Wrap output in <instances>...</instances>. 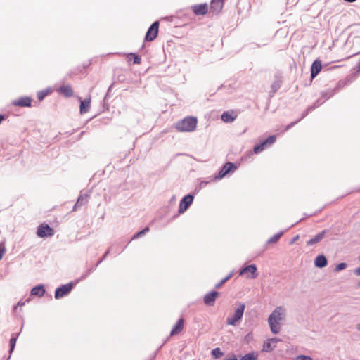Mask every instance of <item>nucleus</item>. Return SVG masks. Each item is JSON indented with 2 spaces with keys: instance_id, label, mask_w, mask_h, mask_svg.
I'll return each mask as SVG.
<instances>
[{
  "instance_id": "72a5a7b5",
  "label": "nucleus",
  "mask_w": 360,
  "mask_h": 360,
  "mask_svg": "<svg viewBox=\"0 0 360 360\" xmlns=\"http://www.w3.org/2000/svg\"><path fill=\"white\" fill-rule=\"evenodd\" d=\"M296 360H314L311 356L306 355H299L296 357Z\"/></svg>"
},
{
  "instance_id": "a19ab883",
  "label": "nucleus",
  "mask_w": 360,
  "mask_h": 360,
  "mask_svg": "<svg viewBox=\"0 0 360 360\" xmlns=\"http://www.w3.org/2000/svg\"><path fill=\"white\" fill-rule=\"evenodd\" d=\"M233 275V272H230L224 278L228 281Z\"/></svg>"
},
{
  "instance_id": "c9c22d12",
  "label": "nucleus",
  "mask_w": 360,
  "mask_h": 360,
  "mask_svg": "<svg viewBox=\"0 0 360 360\" xmlns=\"http://www.w3.org/2000/svg\"><path fill=\"white\" fill-rule=\"evenodd\" d=\"M226 282V280L224 278L223 279H221L219 283H217L214 288L216 289H219Z\"/></svg>"
},
{
  "instance_id": "4c0bfd02",
  "label": "nucleus",
  "mask_w": 360,
  "mask_h": 360,
  "mask_svg": "<svg viewBox=\"0 0 360 360\" xmlns=\"http://www.w3.org/2000/svg\"><path fill=\"white\" fill-rule=\"evenodd\" d=\"M269 340L272 342V344L275 345L279 341H281L280 339L278 338H271L269 339Z\"/></svg>"
},
{
  "instance_id": "412c9836",
  "label": "nucleus",
  "mask_w": 360,
  "mask_h": 360,
  "mask_svg": "<svg viewBox=\"0 0 360 360\" xmlns=\"http://www.w3.org/2000/svg\"><path fill=\"white\" fill-rule=\"evenodd\" d=\"M45 288L43 285H39L34 286L30 292V295L32 296H38L39 297H41L45 294Z\"/></svg>"
},
{
  "instance_id": "c03bdc74",
  "label": "nucleus",
  "mask_w": 360,
  "mask_h": 360,
  "mask_svg": "<svg viewBox=\"0 0 360 360\" xmlns=\"http://www.w3.org/2000/svg\"><path fill=\"white\" fill-rule=\"evenodd\" d=\"M30 301V299H27L25 302H22L21 301L18 302V305H20V306H22L25 304L26 302H29Z\"/></svg>"
},
{
  "instance_id": "c85d7f7f",
  "label": "nucleus",
  "mask_w": 360,
  "mask_h": 360,
  "mask_svg": "<svg viewBox=\"0 0 360 360\" xmlns=\"http://www.w3.org/2000/svg\"><path fill=\"white\" fill-rule=\"evenodd\" d=\"M150 230L149 227L148 226H146L145 229H143V230H141V231H139L137 232L136 233H135L131 240H135V239H137L138 238L145 235L147 232H148Z\"/></svg>"
},
{
  "instance_id": "4be33fe9",
  "label": "nucleus",
  "mask_w": 360,
  "mask_h": 360,
  "mask_svg": "<svg viewBox=\"0 0 360 360\" xmlns=\"http://www.w3.org/2000/svg\"><path fill=\"white\" fill-rule=\"evenodd\" d=\"M328 264L327 258L323 255H318L314 260V265L318 268H323Z\"/></svg>"
},
{
  "instance_id": "3c124183",
  "label": "nucleus",
  "mask_w": 360,
  "mask_h": 360,
  "mask_svg": "<svg viewBox=\"0 0 360 360\" xmlns=\"http://www.w3.org/2000/svg\"><path fill=\"white\" fill-rule=\"evenodd\" d=\"M359 260H360V255H359Z\"/></svg>"
},
{
  "instance_id": "4468645a",
  "label": "nucleus",
  "mask_w": 360,
  "mask_h": 360,
  "mask_svg": "<svg viewBox=\"0 0 360 360\" xmlns=\"http://www.w3.org/2000/svg\"><path fill=\"white\" fill-rule=\"evenodd\" d=\"M191 9L195 15H204L208 13L209 6L207 4H196Z\"/></svg>"
},
{
  "instance_id": "2eb2a0df",
  "label": "nucleus",
  "mask_w": 360,
  "mask_h": 360,
  "mask_svg": "<svg viewBox=\"0 0 360 360\" xmlns=\"http://www.w3.org/2000/svg\"><path fill=\"white\" fill-rule=\"evenodd\" d=\"M110 253V250H108L105 253L104 255H103V257L97 262V263L96 264L95 266H91L90 268H89L86 273L85 274H83L81 276V278L82 279H84L86 278L91 273H92L96 269V267L106 258V257L108 255V254Z\"/></svg>"
},
{
  "instance_id": "a18cd8bd",
  "label": "nucleus",
  "mask_w": 360,
  "mask_h": 360,
  "mask_svg": "<svg viewBox=\"0 0 360 360\" xmlns=\"http://www.w3.org/2000/svg\"><path fill=\"white\" fill-rule=\"evenodd\" d=\"M4 120H5V116L4 115L0 114V124Z\"/></svg>"
},
{
  "instance_id": "ea45409f",
  "label": "nucleus",
  "mask_w": 360,
  "mask_h": 360,
  "mask_svg": "<svg viewBox=\"0 0 360 360\" xmlns=\"http://www.w3.org/2000/svg\"><path fill=\"white\" fill-rule=\"evenodd\" d=\"M233 275V272H230L224 278L228 281Z\"/></svg>"
},
{
  "instance_id": "b1692460",
  "label": "nucleus",
  "mask_w": 360,
  "mask_h": 360,
  "mask_svg": "<svg viewBox=\"0 0 360 360\" xmlns=\"http://www.w3.org/2000/svg\"><path fill=\"white\" fill-rule=\"evenodd\" d=\"M19 335H20V333H12L11 334V338L10 341H9V345H10L9 353H10V355L12 354V352H13V350L15 349V344H16V342H17V339H18Z\"/></svg>"
},
{
  "instance_id": "58836bf2",
  "label": "nucleus",
  "mask_w": 360,
  "mask_h": 360,
  "mask_svg": "<svg viewBox=\"0 0 360 360\" xmlns=\"http://www.w3.org/2000/svg\"><path fill=\"white\" fill-rule=\"evenodd\" d=\"M298 238H299V235H296L295 236H294V237L291 239V240H290V245H292V244H293V243H295V242Z\"/></svg>"
},
{
  "instance_id": "9b49d317",
  "label": "nucleus",
  "mask_w": 360,
  "mask_h": 360,
  "mask_svg": "<svg viewBox=\"0 0 360 360\" xmlns=\"http://www.w3.org/2000/svg\"><path fill=\"white\" fill-rule=\"evenodd\" d=\"M237 169V166L232 162H226L218 174V178L221 179L225 177L227 174L234 172Z\"/></svg>"
},
{
  "instance_id": "de8ad7c7",
  "label": "nucleus",
  "mask_w": 360,
  "mask_h": 360,
  "mask_svg": "<svg viewBox=\"0 0 360 360\" xmlns=\"http://www.w3.org/2000/svg\"><path fill=\"white\" fill-rule=\"evenodd\" d=\"M357 287L358 288H360V281H359V283H357Z\"/></svg>"
},
{
  "instance_id": "ddd939ff",
  "label": "nucleus",
  "mask_w": 360,
  "mask_h": 360,
  "mask_svg": "<svg viewBox=\"0 0 360 360\" xmlns=\"http://www.w3.org/2000/svg\"><path fill=\"white\" fill-rule=\"evenodd\" d=\"M219 292L216 290H212L205 295L203 302L207 306L212 307L214 305L215 300L219 295Z\"/></svg>"
},
{
  "instance_id": "1a4fd4ad",
  "label": "nucleus",
  "mask_w": 360,
  "mask_h": 360,
  "mask_svg": "<svg viewBox=\"0 0 360 360\" xmlns=\"http://www.w3.org/2000/svg\"><path fill=\"white\" fill-rule=\"evenodd\" d=\"M158 30L159 22L158 21H155L150 25V27L148 30L145 37V40L147 41H153L158 34Z\"/></svg>"
},
{
  "instance_id": "393cba45",
  "label": "nucleus",
  "mask_w": 360,
  "mask_h": 360,
  "mask_svg": "<svg viewBox=\"0 0 360 360\" xmlns=\"http://www.w3.org/2000/svg\"><path fill=\"white\" fill-rule=\"evenodd\" d=\"M90 108V99L81 101L80 112L84 114L89 111Z\"/></svg>"
},
{
  "instance_id": "79ce46f5",
  "label": "nucleus",
  "mask_w": 360,
  "mask_h": 360,
  "mask_svg": "<svg viewBox=\"0 0 360 360\" xmlns=\"http://www.w3.org/2000/svg\"><path fill=\"white\" fill-rule=\"evenodd\" d=\"M225 360H238V358L235 354H232L230 358L226 359Z\"/></svg>"
},
{
  "instance_id": "dca6fc26",
  "label": "nucleus",
  "mask_w": 360,
  "mask_h": 360,
  "mask_svg": "<svg viewBox=\"0 0 360 360\" xmlns=\"http://www.w3.org/2000/svg\"><path fill=\"white\" fill-rule=\"evenodd\" d=\"M224 0H212L210 4V11L214 13H219L224 6Z\"/></svg>"
},
{
  "instance_id": "f8f14e48",
  "label": "nucleus",
  "mask_w": 360,
  "mask_h": 360,
  "mask_svg": "<svg viewBox=\"0 0 360 360\" xmlns=\"http://www.w3.org/2000/svg\"><path fill=\"white\" fill-rule=\"evenodd\" d=\"M32 99L29 96H23L12 101V105L17 107H31Z\"/></svg>"
},
{
  "instance_id": "bb28decb",
  "label": "nucleus",
  "mask_w": 360,
  "mask_h": 360,
  "mask_svg": "<svg viewBox=\"0 0 360 360\" xmlns=\"http://www.w3.org/2000/svg\"><path fill=\"white\" fill-rule=\"evenodd\" d=\"M283 234V231H280L274 236H272L271 238H269L266 243L267 244H271V243H276L279 240V238L281 237V236Z\"/></svg>"
},
{
  "instance_id": "f03ea898",
  "label": "nucleus",
  "mask_w": 360,
  "mask_h": 360,
  "mask_svg": "<svg viewBox=\"0 0 360 360\" xmlns=\"http://www.w3.org/2000/svg\"><path fill=\"white\" fill-rule=\"evenodd\" d=\"M210 181H200V185L195 188L194 192L193 193H189L185 195L179 202L178 212L179 214H182L187 210V209L191 206L194 200V196L195 193H197L203 186L207 185Z\"/></svg>"
},
{
  "instance_id": "5701e85b",
  "label": "nucleus",
  "mask_w": 360,
  "mask_h": 360,
  "mask_svg": "<svg viewBox=\"0 0 360 360\" xmlns=\"http://www.w3.org/2000/svg\"><path fill=\"white\" fill-rule=\"evenodd\" d=\"M58 91L67 97H70L73 95V90L70 85L68 84L60 86Z\"/></svg>"
},
{
  "instance_id": "423d86ee",
  "label": "nucleus",
  "mask_w": 360,
  "mask_h": 360,
  "mask_svg": "<svg viewBox=\"0 0 360 360\" xmlns=\"http://www.w3.org/2000/svg\"><path fill=\"white\" fill-rule=\"evenodd\" d=\"M246 274V278L255 279L258 276L257 266L254 264L248 265L240 270L239 275Z\"/></svg>"
},
{
  "instance_id": "7c9ffc66",
  "label": "nucleus",
  "mask_w": 360,
  "mask_h": 360,
  "mask_svg": "<svg viewBox=\"0 0 360 360\" xmlns=\"http://www.w3.org/2000/svg\"><path fill=\"white\" fill-rule=\"evenodd\" d=\"M128 57L132 58L134 64H140L141 63V58L136 53H131L128 54Z\"/></svg>"
},
{
  "instance_id": "39448f33",
  "label": "nucleus",
  "mask_w": 360,
  "mask_h": 360,
  "mask_svg": "<svg viewBox=\"0 0 360 360\" xmlns=\"http://www.w3.org/2000/svg\"><path fill=\"white\" fill-rule=\"evenodd\" d=\"M91 191H81L79 195L73 206L72 211H76L78 208L81 207L82 205H86L88 202L89 198H90Z\"/></svg>"
},
{
  "instance_id": "aec40b11",
  "label": "nucleus",
  "mask_w": 360,
  "mask_h": 360,
  "mask_svg": "<svg viewBox=\"0 0 360 360\" xmlns=\"http://www.w3.org/2000/svg\"><path fill=\"white\" fill-rule=\"evenodd\" d=\"M326 230H323L307 242V245L310 246L319 243L325 236Z\"/></svg>"
},
{
  "instance_id": "49530a36",
  "label": "nucleus",
  "mask_w": 360,
  "mask_h": 360,
  "mask_svg": "<svg viewBox=\"0 0 360 360\" xmlns=\"http://www.w3.org/2000/svg\"><path fill=\"white\" fill-rule=\"evenodd\" d=\"M359 191H360V187L358 188L353 189V190L350 191L349 193L359 192Z\"/></svg>"
},
{
  "instance_id": "37998d69",
  "label": "nucleus",
  "mask_w": 360,
  "mask_h": 360,
  "mask_svg": "<svg viewBox=\"0 0 360 360\" xmlns=\"http://www.w3.org/2000/svg\"><path fill=\"white\" fill-rule=\"evenodd\" d=\"M354 274L356 275V276H360V266L356 268L355 270H354Z\"/></svg>"
},
{
  "instance_id": "6e6552de",
  "label": "nucleus",
  "mask_w": 360,
  "mask_h": 360,
  "mask_svg": "<svg viewBox=\"0 0 360 360\" xmlns=\"http://www.w3.org/2000/svg\"><path fill=\"white\" fill-rule=\"evenodd\" d=\"M276 140V136H270L266 140L261 142L259 144L255 146L254 153L257 154L263 151L267 146L273 144Z\"/></svg>"
},
{
  "instance_id": "f704fd0d",
  "label": "nucleus",
  "mask_w": 360,
  "mask_h": 360,
  "mask_svg": "<svg viewBox=\"0 0 360 360\" xmlns=\"http://www.w3.org/2000/svg\"><path fill=\"white\" fill-rule=\"evenodd\" d=\"M6 252V248L4 244L0 243V260L2 259L4 253Z\"/></svg>"
},
{
  "instance_id": "a211bd4d",
  "label": "nucleus",
  "mask_w": 360,
  "mask_h": 360,
  "mask_svg": "<svg viewBox=\"0 0 360 360\" xmlns=\"http://www.w3.org/2000/svg\"><path fill=\"white\" fill-rule=\"evenodd\" d=\"M321 62L320 60H315L311 67V77L314 78L321 70Z\"/></svg>"
},
{
  "instance_id": "8fccbe9b",
  "label": "nucleus",
  "mask_w": 360,
  "mask_h": 360,
  "mask_svg": "<svg viewBox=\"0 0 360 360\" xmlns=\"http://www.w3.org/2000/svg\"><path fill=\"white\" fill-rule=\"evenodd\" d=\"M10 356H9L8 357L7 360H8V359H10Z\"/></svg>"
},
{
  "instance_id": "473e14b6",
  "label": "nucleus",
  "mask_w": 360,
  "mask_h": 360,
  "mask_svg": "<svg viewBox=\"0 0 360 360\" xmlns=\"http://www.w3.org/2000/svg\"><path fill=\"white\" fill-rule=\"evenodd\" d=\"M347 266V264L345 262L339 263L338 265H336L335 268V271H340L345 269H346Z\"/></svg>"
},
{
  "instance_id": "0eeeda50",
  "label": "nucleus",
  "mask_w": 360,
  "mask_h": 360,
  "mask_svg": "<svg viewBox=\"0 0 360 360\" xmlns=\"http://www.w3.org/2000/svg\"><path fill=\"white\" fill-rule=\"evenodd\" d=\"M73 288V283H68L61 286L58 287L55 290L54 297L56 299H59L66 295H68Z\"/></svg>"
},
{
  "instance_id": "6ab92c4d",
  "label": "nucleus",
  "mask_w": 360,
  "mask_h": 360,
  "mask_svg": "<svg viewBox=\"0 0 360 360\" xmlns=\"http://www.w3.org/2000/svg\"><path fill=\"white\" fill-rule=\"evenodd\" d=\"M184 320L183 318H179L178 319V321L174 324V326H173V328L170 332L171 336H174V335H178L179 333H180V332L184 328Z\"/></svg>"
},
{
  "instance_id": "7ed1b4c3",
  "label": "nucleus",
  "mask_w": 360,
  "mask_h": 360,
  "mask_svg": "<svg viewBox=\"0 0 360 360\" xmlns=\"http://www.w3.org/2000/svg\"><path fill=\"white\" fill-rule=\"evenodd\" d=\"M197 126V119L194 117H187L177 122L176 128L179 131H193Z\"/></svg>"
},
{
  "instance_id": "e433bc0d",
  "label": "nucleus",
  "mask_w": 360,
  "mask_h": 360,
  "mask_svg": "<svg viewBox=\"0 0 360 360\" xmlns=\"http://www.w3.org/2000/svg\"><path fill=\"white\" fill-rule=\"evenodd\" d=\"M324 207H325V206H324V207H322L321 209H320L319 210H318L317 212H314V213H312V214H307L306 213H304V217H309L314 216V215H316L317 213H319V212H321Z\"/></svg>"
},
{
  "instance_id": "09e8293b",
  "label": "nucleus",
  "mask_w": 360,
  "mask_h": 360,
  "mask_svg": "<svg viewBox=\"0 0 360 360\" xmlns=\"http://www.w3.org/2000/svg\"><path fill=\"white\" fill-rule=\"evenodd\" d=\"M357 329H358L359 330H360V325H358V326H357Z\"/></svg>"
},
{
  "instance_id": "a878e982",
  "label": "nucleus",
  "mask_w": 360,
  "mask_h": 360,
  "mask_svg": "<svg viewBox=\"0 0 360 360\" xmlns=\"http://www.w3.org/2000/svg\"><path fill=\"white\" fill-rule=\"evenodd\" d=\"M276 347L275 345H272V342L269 340H267L263 345V351L266 352H271L274 350V347Z\"/></svg>"
},
{
  "instance_id": "f3484780",
  "label": "nucleus",
  "mask_w": 360,
  "mask_h": 360,
  "mask_svg": "<svg viewBox=\"0 0 360 360\" xmlns=\"http://www.w3.org/2000/svg\"><path fill=\"white\" fill-rule=\"evenodd\" d=\"M237 116V112L233 110L226 111L221 115V120L224 122H232L236 119Z\"/></svg>"
},
{
  "instance_id": "f257e3e1",
  "label": "nucleus",
  "mask_w": 360,
  "mask_h": 360,
  "mask_svg": "<svg viewBox=\"0 0 360 360\" xmlns=\"http://www.w3.org/2000/svg\"><path fill=\"white\" fill-rule=\"evenodd\" d=\"M283 319V309L282 307H277L270 314L268 322L271 328V331L274 334L279 333L281 327L279 321Z\"/></svg>"
},
{
  "instance_id": "20e7f679",
  "label": "nucleus",
  "mask_w": 360,
  "mask_h": 360,
  "mask_svg": "<svg viewBox=\"0 0 360 360\" xmlns=\"http://www.w3.org/2000/svg\"><path fill=\"white\" fill-rule=\"evenodd\" d=\"M245 308V304L244 303L240 302L237 309L235 310L234 314L227 318L226 323L229 325L234 326L238 321L242 319Z\"/></svg>"
},
{
  "instance_id": "9d476101",
  "label": "nucleus",
  "mask_w": 360,
  "mask_h": 360,
  "mask_svg": "<svg viewBox=\"0 0 360 360\" xmlns=\"http://www.w3.org/2000/svg\"><path fill=\"white\" fill-rule=\"evenodd\" d=\"M37 235L40 238L53 236L54 230L48 224H41L37 227Z\"/></svg>"
},
{
  "instance_id": "c756f323",
  "label": "nucleus",
  "mask_w": 360,
  "mask_h": 360,
  "mask_svg": "<svg viewBox=\"0 0 360 360\" xmlns=\"http://www.w3.org/2000/svg\"><path fill=\"white\" fill-rule=\"evenodd\" d=\"M212 354L214 358L218 359L223 355V352L221 351L220 348L217 347L212 349Z\"/></svg>"
},
{
  "instance_id": "cd10ccee",
  "label": "nucleus",
  "mask_w": 360,
  "mask_h": 360,
  "mask_svg": "<svg viewBox=\"0 0 360 360\" xmlns=\"http://www.w3.org/2000/svg\"><path fill=\"white\" fill-rule=\"evenodd\" d=\"M257 357L258 354L252 352L241 356L240 360H257Z\"/></svg>"
},
{
  "instance_id": "2f4dec72",
  "label": "nucleus",
  "mask_w": 360,
  "mask_h": 360,
  "mask_svg": "<svg viewBox=\"0 0 360 360\" xmlns=\"http://www.w3.org/2000/svg\"><path fill=\"white\" fill-rule=\"evenodd\" d=\"M50 93L49 90H43L37 93L39 101H41Z\"/></svg>"
}]
</instances>
